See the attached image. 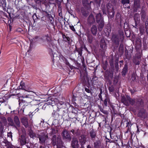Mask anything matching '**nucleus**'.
Instances as JSON below:
<instances>
[{
	"instance_id": "nucleus-1",
	"label": "nucleus",
	"mask_w": 148,
	"mask_h": 148,
	"mask_svg": "<svg viewBox=\"0 0 148 148\" xmlns=\"http://www.w3.org/2000/svg\"><path fill=\"white\" fill-rule=\"evenodd\" d=\"M119 56L115 54L114 56H112L109 61L111 68L106 71L104 73L103 75L105 80L112 79L113 78L114 72L115 69V71L118 72L119 70Z\"/></svg>"
},
{
	"instance_id": "nucleus-2",
	"label": "nucleus",
	"mask_w": 148,
	"mask_h": 148,
	"mask_svg": "<svg viewBox=\"0 0 148 148\" xmlns=\"http://www.w3.org/2000/svg\"><path fill=\"white\" fill-rule=\"evenodd\" d=\"M121 101L125 106H128L130 105L133 106L134 105L138 108L144 106V101L140 98L132 99L130 96L126 95L121 96Z\"/></svg>"
},
{
	"instance_id": "nucleus-3",
	"label": "nucleus",
	"mask_w": 148,
	"mask_h": 148,
	"mask_svg": "<svg viewBox=\"0 0 148 148\" xmlns=\"http://www.w3.org/2000/svg\"><path fill=\"white\" fill-rule=\"evenodd\" d=\"M66 104L69 105L68 103H66L62 101H60L57 103V108L56 110H53V112L52 114V116L55 120H59L62 117L63 115H64L66 110L68 109Z\"/></svg>"
},
{
	"instance_id": "nucleus-4",
	"label": "nucleus",
	"mask_w": 148,
	"mask_h": 148,
	"mask_svg": "<svg viewBox=\"0 0 148 148\" xmlns=\"http://www.w3.org/2000/svg\"><path fill=\"white\" fill-rule=\"evenodd\" d=\"M8 81L7 80L6 81V83L4 85V87L2 88L4 89V90H5V91H8L9 90L11 92L12 89L13 90L14 89V90L22 89L26 90V88L25 85L23 81H21L20 83V86L16 88L14 87H13L14 83V82H8Z\"/></svg>"
},
{
	"instance_id": "nucleus-5",
	"label": "nucleus",
	"mask_w": 148,
	"mask_h": 148,
	"mask_svg": "<svg viewBox=\"0 0 148 148\" xmlns=\"http://www.w3.org/2000/svg\"><path fill=\"white\" fill-rule=\"evenodd\" d=\"M19 98V104H21L24 106V107H23V109H25V106H27L32 101L36 100V99H34V97L33 96L29 95L21 96Z\"/></svg>"
},
{
	"instance_id": "nucleus-6",
	"label": "nucleus",
	"mask_w": 148,
	"mask_h": 148,
	"mask_svg": "<svg viewBox=\"0 0 148 148\" xmlns=\"http://www.w3.org/2000/svg\"><path fill=\"white\" fill-rule=\"evenodd\" d=\"M51 140V143L53 146H56V148H65L60 136H58L57 137L56 135H54Z\"/></svg>"
},
{
	"instance_id": "nucleus-7",
	"label": "nucleus",
	"mask_w": 148,
	"mask_h": 148,
	"mask_svg": "<svg viewBox=\"0 0 148 148\" xmlns=\"http://www.w3.org/2000/svg\"><path fill=\"white\" fill-rule=\"evenodd\" d=\"M80 82L82 84L83 86H89L90 83L89 78L87 73H80Z\"/></svg>"
},
{
	"instance_id": "nucleus-8",
	"label": "nucleus",
	"mask_w": 148,
	"mask_h": 148,
	"mask_svg": "<svg viewBox=\"0 0 148 148\" xmlns=\"http://www.w3.org/2000/svg\"><path fill=\"white\" fill-rule=\"evenodd\" d=\"M62 139L64 140L70 141L71 140L72 137L69 132L66 129H64L61 133Z\"/></svg>"
},
{
	"instance_id": "nucleus-9",
	"label": "nucleus",
	"mask_w": 148,
	"mask_h": 148,
	"mask_svg": "<svg viewBox=\"0 0 148 148\" xmlns=\"http://www.w3.org/2000/svg\"><path fill=\"white\" fill-rule=\"evenodd\" d=\"M40 39L43 42H46L50 47L51 46V45L52 46L54 45L53 40H52L51 36L48 34L43 36L40 38Z\"/></svg>"
},
{
	"instance_id": "nucleus-10",
	"label": "nucleus",
	"mask_w": 148,
	"mask_h": 148,
	"mask_svg": "<svg viewBox=\"0 0 148 148\" xmlns=\"http://www.w3.org/2000/svg\"><path fill=\"white\" fill-rule=\"evenodd\" d=\"M44 16H45L49 21L51 23L53 26L54 28L55 26L54 24V19L51 14H49L47 11L42 10L41 12Z\"/></svg>"
},
{
	"instance_id": "nucleus-11",
	"label": "nucleus",
	"mask_w": 148,
	"mask_h": 148,
	"mask_svg": "<svg viewBox=\"0 0 148 148\" xmlns=\"http://www.w3.org/2000/svg\"><path fill=\"white\" fill-rule=\"evenodd\" d=\"M19 140L21 148H23L25 145L27 143L26 134H23L21 135L19 138Z\"/></svg>"
},
{
	"instance_id": "nucleus-12",
	"label": "nucleus",
	"mask_w": 148,
	"mask_h": 148,
	"mask_svg": "<svg viewBox=\"0 0 148 148\" xmlns=\"http://www.w3.org/2000/svg\"><path fill=\"white\" fill-rule=\"evenodd\" d=\"M71 145L72 148H79V143L77 138L75 136L72 138Z\"/></svg>"
},
{
	"instance_id": "nucleus-13",
	"label": "nucleus",
	"mask_w": 148,
	"mask_h": 148,
	"mask_svg": "<svg viewBox=\"0 0 148 148\" xmlns=\"http://www.w3.org/2000/svg\"><path fill=\"white\" fill-rule=\"evenodd\" d=\"M140 0H134L133 10L134 12H138V10L140 8Z\"/></svg>"
},
{
	"instance_id": "nucleus-14",
	"label": "nucleus",
	"mask_w": 148,
	"mask_h": 148,
	"mask_svg": "<svg viewBox=\"0 0 148 148\" xmlns=\"http://www.w3.org/2000/svg\"><path fill=\"white\" fill-rule=\"evenodd\" d=\"M111 40L113 43H119L120 41H121L119 36L116 34L112 35Z\"/></svg>"
},
{
	"instance_id": "nucleus-15",
	"label": "nucleus",
	"mask_w": 148,
	"mask_h": 148,
	"mask_svg": "<svg viewBox=\"0 0 148 148\" xmlns=\"http://www.w3.org/2000/svg\"><path fill=\"white\" fill-rule=\"evenodd\" d=\"M72 101L73 102L75 106H77V103L80 102V100L82 99V97L79 96L77 95H73L72 97Z\"/></svg>"
},
{
	"instance_id": "nucleus-16",
	"label": "nucleus",
	"mask_w": 148,
	"mask_h": 148,
	"mask_svg": "<svg viewBox=\"0 0 148 148\" xmlns=\"http://www.w3.org/2000/svg\"><path fill=\"white\" fill-rule=\"evenodd\" d=\"M21 122L22 123L25 128L30 127H29V123L28 119L25 116H22L21 119Z\"/></svg>"
},
{
	"instance_id": "nucleus-17",
	"label": "nucleus",
	"mask_w": 148,
	"mask_h": 148,
	"mask_svg": "<svg viewBox=\"0 0 148 148\" xmlns=\"http://www.w3.org/2000/svg\"><path fill=\"white\" fill-rule=\"evenodd\" d=\"M49 53L51 56L53 62V63H54V62L59 58V57L57 56L56 54L53 53V52L51 49H49Z\"/></svg>"
},
{
	"instance_id": "nucleus-18",
	"label": "nucleus",
	"mask_w": 148,
	"mask_h": 148,
	"mask_svg": "<svg viewBox=\"0 0 148 148\" xmlns=\"http://www.w3.org/2000/svg\"><path fill=\"white\" fill-rule=\"evenodd\" d=\"M79 141L81 146H83L86 142V136L85 134H82L79 137Z\"/></svg>"
},
{
	"instance_id": "nucleus-19",
	"label": "nucleus",
	"mask_w": 148,
	"mask_h": 148,
	"mask_svg": "<svg viewBox=\"0 0 148 148\" xmlns=\"http://www.w3.org/2000/svg\"><path fill=\"white\" fill-rule=\"evenodd\" d=\"M147 116L146 110L143 108L140 109L139 111L137 114L138 117L142 118L143 119L145 118Z\"/></svg>"
},
{
	"instance_id": "nucleus-20",
	"label": "nucleus",
	"mask_w": 148,
	"mask_h": 148,
	"mask_svg": "<svg viewBox=\"0 0 148 148\" xmlns=\"http://www.w3.org/2000/svg\"><path fill=\"white\" fill-rule=\"evenodd\" d=\"M70 132H72L73 135L75 136H79L81 134V131L79 128H75L74 129H72L70 131Z\"/></svg>"
},
{
	"instance_id": "nucleus-21",
	"label": "nucleus",
	"mask_w": 148,
	"mask_h": 148,
	"mask_svg": "<svg viewBox=\"0 0 148 148\" xmlns=\"http://www.w3.org/2000/svg\"><path fill=\"white\" fill-rule=\"evenodd\" d=\"M85 35L87 37L88 42L90 44H92V43L94 38L92 35L89 32H86Z\"/></svg>"
},
{
	"instance_id": "nucleus-22",
	"label": "nucleus",
	"mask_w": 148,
	"mask_h": 148,
	"mask_svg": "<svg viewBox=\"0 0 148 148\" xmlns=\"http://www.w3.org/2000/svg\"><path fill=\"white\" fill-rule=\"evenodd\" d=\"M95 21V18L94 15L92 14H90L87 20L88 24L89 25H91L94 23Z\"/></svg>"
},
{
	"instance_id": "nucleus-23",
	"label": "nucleus",
	"mask_w": 148,
	"mask_h": 148,
	"mask_svg": "<svg viewBox=\"0 0 148 148\" xmlns=\"http://www.w3.org/2000/svg\"><path fill=\"white\" fill-rule=\"evenodd\" d=\"M95 19L96 23L104 21V18L101 13H99L95 14Z\"/></svg>"
},
{
	"instance_id": "nucleus-24",
	"label": "nucleus",
	"mask_w": 148,
	"mask_h": 148,
	"mask_svg": "<svg viewBox=\"0 0 148 148\" xmlns=\"http://www.w3.org/2000/svg\"><path fill=\"white\" fill-rule=\"evenodd\" d=\"M14 123L15 126H13L17 130L18 129V127H20L21 126H20V122L19 119L18 117L16 116H15L14 118Z\"/></svg>"
},
{
	"instance_id": "nucleus-25",
	"label": "nucleus",
	"mask_w": 148,
	"mask_h": 148,
	"mask_svg": "<svg viewBox=\"0 0 148 148\" xmlns=\"http://www.w3.org/2000/svg\"><path fill=\"white\" fill-rule=\"evenodd\" d=\"M61 34L62 36L63 40L65 42H67L68 45H71V43L70 41V38L68 36L67 34L65 35L64 33L62 32Z\"/></svg>"
},
{
	"instance_id": "nucleus-26",
	"label": "nucleus",
	"mask_w": 148,
	"mask_h": 148,
	"mask_svg": "<svg viewBox=\"0 0 148 148\" xmlns=\"http://www.w3.org/2000/svg\"><path fill=\"white\" fill-rule=\"evenodd\" d=\"M2 92H1L0 93V103H1L5 102L10 97V96H5L2 95L3 94Z\"/></svg>"
},
{
	"instance_id": "nucleus-27",
	"label": "nucleus",
	"mask_w": 148,
	"mask_h": 148,
	"mask_svg": "<svg viewBox=\"0 0 148 148\" xmlns=\"http://www.w3.org/2000/svg\"><path fill=\"white\" fill-rule=\"evenodd\" d=\"M97 27L96 25H93L90 29L92 34L94 36H96L97 32Z\"/></svg>"
},
{
	"instance_id": "nucleus-28",
	"label": "nucleus",
	"mask_w": 148,
	"mask_h": 148,
	"mask_svg": "<svg viewBox=\"0 0 148 148\" xmlns=\"http://www.w3.org/2000/svg\"><path fill=\"white\" fill-rule=\"evenodd\" d=\"M93 145L94 148H101V142L99 138L94 142Z\"/></svg>"
},
{
	"instance_id": "nucleus-29",
	"label": "nucleus",
	"mask_w": 148,
	"mask_h": 148,
	"mask_svg": "<svg viewBox=\"0 0 148 148\" xmlns=\"http://www.w3.org/2000/svg\"><path fill=\"white\" fill-rule=\"evenodd\" d=\"M98 31L101 32L103 30L105 25L104 21L96 23Z\"/></svg>"
},
{
	"instance_id": "nucleus-30",
	"label": "nucleus",
	"mask_w": 148,
	"mask_h": 148,
	"mask_svg": "<svg viewBox=\"0 0 148 148\" xmlns=\"http://www.w3.org/2000/svg\"><path fill=\"white\" fill-rule=\"evenodd\" d=\"M103 102V107L107 106L108 105H109L110 103V101L109 97L106 96L105 97V99Z\"/></svg>"
},
{
	"instance_id": "nucleus-31",
	"label": "nucleus",
	"mask_w": 148,
	"mask_h": 148,
	"mask_svg": "<svg viewBox=\"0 0 148 148\" xmlns=\"http://www.w3.org/2000/svg\"><path fill=\"white\" fill-rule=\"evenodd\" d=\"M100 45L101 48L103 51L105 50L106 48V44L104 39L102 38L101 39Z\"/></svg>"
},
{
	"instance_id": "nucleus-32",
	"label": "nucleus",
	"mask_w": 148,
	"mask_h": 148,
	"mask_svg": "<svg viewBox=\"0 0 148 148\" xmlns=\"http://www.w3.org/2000/svg\"><path fill=\"white\" fill-rule=\"evenodd\" d=\"M38 138L39 139V142L40 144H41L42 145H44L45 144L46 140L44 136H43L42 134H39L38 135Z\"/></svg>"
},
{
	"instance_id": "nucleus-33",
	"label": "nucleus",
	"mask_w": 148,
	"mask_h": 148,
	"mask_svg": "<svg viewBox=\"0 0 148 148\" xmlns=\"http://www.w3.org/2000/svg\"><path fill=\"white\" fill-rule=\"evenodd\" d=\"M128 71V65L127 63L124 65V67L122 70L121 71L122 75L123 76H125L126 74Z\"/></svg>"
},
{
	"instance_id": "nucleus-34",
	"label": "nucleus",
	"mask_w": 148,
	"mask_h": 148,
	"mask_svg": "<svg viewBox=\"0 0 148 148\" xmlns=\"http://www.w3.org/2000/svg\"><path fill=\"white\" fill-rule=\"evenodd\" d=\"M81 12L82 15L84 17H87L89 14V12L87 11L86 9L83 7H82L81 8Z\"/></svg>"
},
{
	"instance_id": "nucleus-35",
	"label": "nucleus",
	"mask_w": 148,
	"mask_h": 148,
	"mask_svg": "<svg viewBox=\"0 0 148 148\" xmlns=\"http://www.w3.org/2000/svg\"><path fill=\"white\" fill-rule=\"evenodd\" d=\"M118 34L119 36V37L121 39V41L122 42L124 39V33L123 29H120L118 31Z\"/></svg>"
},
{
	"instance_id": "nucleus-36",
	"label": "nucleus",
	"mask_w": 148,
	"mask_h": 148,
	"mask_svg": "<svg viewBox=\"0 0 148 148\" xmlns=\"http://www.w3.org/2000/svg\"><path fill=\"white\" fill-rule=\"evenodd\" d=\"M82 46H81L80 45V47L79 48H77L76 46H75V49L74 52L75 53L76 51L78 53V55H79V56H82Z\"/></svg>"
},
{
	"instance_id": "nucleus-37",
	"label": "nucleus",
	"mask_w": 148,
	"mask_h": 148,
	"mask_svg": "<svg viewBox=\"0 0 148 148\" xmlns=\"http://www.w3.org/2000/svg\"><path fill=\"white\" fill-rule=\"evenodd\" d=\"M89 135L91 139L93 140L97 136L96 133L93 129H92L89 132Z\"/></svg>"
},
{
	"instance_id": "nucleus-38",
	"label": "nucleus",
	"mask_w": 148,
	"mask_h": 148,
	"mask_svg": "<svg viewBox=\"0 0 148 148\" xmlns=\"http://www.w3.org/2000/svg\"><path fill=\"white\" fill-rule=\"evenodd\" d=\"M125 58L128 60H129L131 57V53L129 52L126 48H125Z\"/></svg>"
},
{
	"instance_id": "nucleus-39",
	"label": "nucleus",
	"mask_w": 148,
	"mask_h": 148,
	"mask_svg": "<svg viewBox=\"0 0 148 148\" xmlns=\"http://www.w3.org/2000/svg\"><path fill=\"white\" fill-rule=\"evenodd\" d=\"M111 5L109 3H108L106 5V8L107 12L114 10V7H111Z\"/></svg>"
},
{
	"instance_id": "nucleus-40",
	"label": "nucleus",
	"mask_w": 148,
	"mask_h": 148,
	"mask_svg": "<svg viewBox=\"0 0 148 148\" xmlns=\"http://www.w3.org/2000/svg\"><path fill=\"white\" fill-rule=\"evenodd\" d=\"M91 2V1H90V2H88V0H82V3L83 5L88 8L90 7V4Z\"/></svg>"
},
{
	"instance_id": "nucleus-41",
	"label": "nucleus",
	"mask_w": 148,
	"mask_h": 148,
	"mask_svg": "<svg viewBox=\"0 0 148 148\" xmlns=\"http://www.w3.org/2000/svg\"><path fill=\"white\" fill-rule=\"evenodd\" d=\"M28 130L29 132L28 135L30 137L32 138H34V137H35L36 134L33 132L31 127H29Z\"/></svg>"
},
{
	"instance_id": "nucleus-42",
	"label": "nucleus",
	"mask_w": 148,
	"mask_h": 148,
	"mask_svg": "<svg viewBox=\"0 0 148 148\" xmlns=\"http://www.w3.org/2000/svg\"><path fill=\"white\" fill-rule=\"evenodd\" d=\"M85 91L87 93L91 94L92 89L90 88V84L89 86H83Z\"/></svg>"
},
{
	"instance_id": "nucleus-43",
	"label": "nucleus",
	"mask_w": 148,
	"mask_h": 148,
	"mask_svg": "<svg viewBox=\"0 0 148 148\" xmlns=\"http://www.w3.org/2000/svg\"><path fill=\"white\" fill-rule=\"evenodd\" d=\"M118 51L121 55H122L124 53V46L123 44L121 43L120 44Z\"/></svg>"
},
{
	"instance_id": "nucleus-44",
	"label": "nucleus",
	"mask_w": 148,
	"mask_h": 148,
	"mask_svg": "<svg viewBox=\"0 0 148 148\" xmlns=\"http://www.w3.org/2000/svg\"><path fill=\"white\" fill-rule=\"evenodd\" d=\"M115 12L114 10L111 11L107 12L108 16L109 19H112L113 18L114 14Z\"/></svg>"
},
{
	"instance_id": "nucleus-45",
	"label": "nucleus",
	"mask_w": 148,
	"mask_h": 148,
	"mask_svg": "<svg viewBox=\"0 0 148 148\" xmlns=\"http://www.w3.org/2000/svg\"><path fill=\"white\" fill-rule=\"evenodd\" d=\"M7 120L8 122H9L10 125V126H15V125L14 122V119H12L11 117H8L7 119Z\"/></svg>"
},
{
	"instance_id": "nucleus-46",
	"label": "nucleus",
	"mask_w": 148,
	"mask_h": 148,
	"mask_svg": "<svg viewBox=\"0 0 148 148\" xmlns=\"http://www.w3.org/2000/svg\"><path fill=\"white\" fill-rule=\"evenodd\" d=\"M119 80V77L118 76L116 75L114 76L113 78V84L114 85H116L117 84Z\"/></svg>"
},
{
	"instance_id": "nucleus-47",
	"label": "nucleus",
	"mask_w": 148,
	"mask_h": 148,
	"mask_svg": "<svg viewBox=\"0 0 148 148\" xmlns=\"http://www.w3.org/2000/svg\"><path fill=\"white\" fill-rule=\"evenodd\" d=\"M115 86L113 84V85L108 86V89L110 93L113 92L114 91Z\"/></svg>"
},
{
	"instance_id": "nucleus-48",
	"label": "nucleus",
	"mask_w": 148,
	"mask_h": 148,
	"mask_svg": "<svg viewBox=\"0 0 148 148\" xmlns=\"http://www.w3.org/2000/svg\"><path fill=\"white\" fill-rule=\"evenodd\" d=\"M106 29L108 33H110L111 31V25L110 23H108L107 25Z\"/></svg>"
},
{
	"instance_id": "nucleus-49",
	"label": "nucleus",
	"mask_w": 148,
	"mask_h": 148,
	"mask_svg": "<svg viewBox=\"0 0 148 148\" xmlns=\"http://www.w3.org/2000/svg\"><path fill=\"white\" fill-rule=\"evenodd\" d=\"M139 30L141 33L143 34L145 32L146 28L144 27V25H140L139 27Z\"/></svg>"
},
{
	"instance_id": "nucleus-50",
	"label": "nucleus",
	"mask_w": 148,
	"mask_h": 148,
	"mask_svg": "<svg viewBox=\"0 0 148 148\" xmlns=\"http://www.w3.org/2000/svg\"><path fill=\"white\" fill-rule=\"evenodd\" d=\"M133 62L135 65H139L140 63V60L137 59V58H133Z\"/></svg>"
},
{
	"instance_id": "nucleus-51",
	"label": "nucleus",
	"mask_w": 148,
	"mask_h": 148,
	"mask_svg": "<svg viewBox=\"0 0 148 148\" xmlns=\"http://www.w3.org/2000/svg\"><path fill=\"white\" fill-rule=\"evenodd\" d=\"M134 21H140V18L139 14L137 13L134 14Z\"/></svg>"
},
{
	"instance_id": "nucleus-52",
	"label": "nucleus",
	"mask_w": 148,
	"mask_h": 148,
	"mask_svg": "<svg viewBox=\"0 0 148 148\" xmlns=\"http://www.w3.org/2000/svg\"><path fill=\"white\" fill-rule=\"evenodd\" d=\"M113 51L114 52L116 50L119 46V43H113Z\"/></svg>"
},
{
	"instance_id": "nucleus-53",
	"label": "nucleus",
	"mask_w": 148,
	"mask_h": 148,
	"mask_svg": "<svg viewBox=\"0 0 148 148\" xmlns=\"http://www.w3.org/2000/svg\"><path fill=\"white\" fill-rule=\"evenodd\" d=\"M146 17V14L145 12H143L141 14V19L144 22H145Z\"/></svg>"
},
{
	"instance_id": "nucleus-54",
	"label": "nucleus",
	"mask_w": 148,
	"mask_h": 148,
	"mask_svg": "<svg viewBox=\"0 0 148 148\" xmlns=\"http://www.w3.org/2000/svg\"><path fill=\"white\" fill-rule=\"evenodd\" d=\"M97 79V78L96 77H93L92 78V79L91 80V81L92 82V85L93 86H94L95 85H97V84H96L95 82L96 81V80Z\"/></svg>"
},
{
	"instance_id": "nucleus-55",
	"label": "nucleus",
	"mask_w": 148,
	"mask_h": 148,
	"mask_svg": "<svg viewBox=\"0 0 148 148\" xmlns=\"http://www.w3.org/2000/svg\"><path fill=\"white\" fill-rule=\"evenodd\" d=\"M34 1L37 4L40 5L41 3H44L46 0H34Z\"/></svg>"
},
{
	"instance_id": "nucleus-56",
	"label": "nucleus",
	"mask_w": 148,
	"mask_h": 148,
	"mask_svg": "<svg viewBox=\"0 0 148 148\" xmlns=\"http://www.w3.org/2000/svg\"><path fill=\"white\" fill-rule=\"evenodd\" d=\"M14 17L18 19H23L24 18V16L21 13H20L18 14H17Z\"/></svg>"
},
{
	"instance_id": "nucleus-57",
	"label": "nucleus",
	"mask_w": 148,
	"mask_h": 148,
	"mask_svg": "<svg viewBox=\"0 0 148 148\" xmlns=\"http://www.w3.org/2000/svg\"><path fill=\"white\" fill-rule=\"evenodd\" d=\"M140 21H134L135 23L134 25H132L134 27L138 29L139 27L138 24L139 23Z\"/></svg>"
},
{
	"instance_id": "nucleus-58",
	"label": "nucleus",
	"mask_w": 148,
	"mask_h": 148,
	"mask_svg": "<svg viewBox=\"0 0 148 148\" xmlns=\"http://www.w3.org/2000/svg\"><path fill=\"white\" fill-rule=\"evenodd\" d=\"M130 2V0H121V1L122 4H123V5L129 4Z\"/></svg>"
},
{
	"instance_id": "nucleus-59",
	"label": "nucleus",
	"mask_w": 148,
	"mask_h": 148,
	"mask_svg": "<svg viewBox=\"0 0 148 148\" xmlns=\"http://www.w3.org/2000/svg\"><path fill=\"white\" fill-rule=\"evenodd\" d=\"M72 113H74L76 116L78 113V109L77 108H73V109L72 110Z\"/></svg>"
},
{
	"instance_id": "nucleus-60",
	"label": "nucleus",
	"mask_w": 148,
	"mask_h": 148,
	"mask_svg": "<svg viewBox=\"0 0 148 148\" xmlns=\"http://www.w3.org/2000/svg\"><path fill=\"white\" fill-rule=\"evenodd\" d=\"M136 75L134 73H133L132 75L131 78L133 82H136Z\"/></svg>"
},
{
	"instance_id": "nucleus-61",
	"label": "nucleus",
	"mask_w": 148,
	"mask_h": 148,
	"mask_svg": "<svg viewBox=\"0 0 148 148\" xmlns=\"http://www.w3.org/2000/svg\"><path fill=\"white\" fill-rule=\"evenodd\" d=\"M108 63L107 61L105 62V63L103 65V68L104 70H106L108 66Z\"/></svg>"
},
{
	"instance_id": "nucleus-62",
	"label": "nucleus",
	"mask_w": 148,
	"mask_h": 148,
	"mask_svg": "<svg viewBox=\"0 0 148 148\" xmlns=\"http://www.w3.org/2000/svg\"><path fill=\"white\" fill-rule=\"evenodd\" d=\"M111 79H109L105 80V81L107 82L109 86H111L113 85H113L112 84V81Z\"/></svg>"
},
{
	"instance_id": "nucleus-63",
	"label": "nucleus",
	"mask_w": 148,
	"mask_h": 148,
	"mask_svg": "<svg viewBox=\"0 0 148 148\" xmlns=\"http://www.w3.org/2000/svg\"><path fill=\"white\" fill-rule=\"evenodd\" d=\"M63 60L64 61V63H65L68 66V65H69L70 63L68 62L67 60L65 57L63 58Z\"/></svg>"
},
{
	"instance_id": "nucleus-64",
	"label": "nucleus",
	"mask_w": 148,
	"mask_h": 148,
	"mask_svg": "<svg viewBox=\"0 0 148 148\" xmlns=\"http://www.w3.org/2000/svg\"><path fill=\"white\" fill-rule=\"evenodd\" d=\"M126 36L127 37H130V32L128 30L125 31L124 30Z\"/></svg>"
}]
</instances>
